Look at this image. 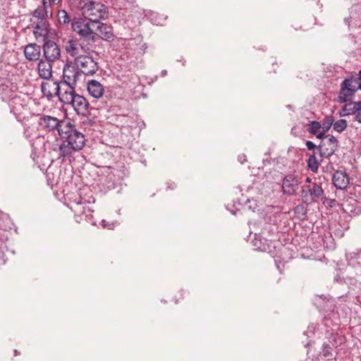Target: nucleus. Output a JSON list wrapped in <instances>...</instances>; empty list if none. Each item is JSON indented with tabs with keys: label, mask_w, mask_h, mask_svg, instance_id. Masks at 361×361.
Instances as JSON below:
<instances>
[{
	"label": "nucleus",
	"mask_w": 361,
	"mask_h": 361,
	"mask_svg": "<svg viewBox=\"0 0 361 361\" xmlns=\"http://www.w3.org/2000/svg\"><path fill=\"white\" fill-rule=\"evenodd\" d=\"M76 4L73 6L80 9L85 18L91 22L94 27V23H98L102 19L108 16L107 7L100 1L95 0H75Z\"/></svg>",
	"instance_id": "obj_1"
},
{
	"label": "nucleus",
	"mask_w": 361,
	"mask_h": 361,
	"mask_svg": "<svg viewBox=\"0 0 361 361\" xmlns=\"http://www.w3.org/2000/svg\"><path fill=\"white\" fill-rule=\"evenodd\" d=\"M67 94H63L62 97V103L66 105H70L75 111L78 115L83 116H87L89 114L90 104L87 99L77 94L75 89H70L66 92Z\"/></svg>",
	"instance_id": "obj_2"
},
{
	"label": "nucleus",
	"mask_w": 361,
	"mask_h": 361,
	"mask_svg": "<svg viewBox=\"0 0 361 361\" xmlns=\"http://www.w3.org/2000/svg\"><path fill=\"white\" fill-rule=\"evenodd\" d=\"M59 136L61 140L69 142V145L75 146L76 149H81L85 146V135L69 121H67L66 126H63Z\"/></svg>",
	"instance_id": "obj_3"
},
{
	"label": "nucleus",
	"mask_w": 361,
	"mask_h": 361,
	"mask_svg": "<svg viewBox=\"0 0 361 361\" xmlns=\"http://www.w3.org/2000/svg\"><path fill=\"white\" fill-rule=\"evenodd\" d=\"M67 88L69 89L65 84L61 82L47 80L41 84V90L44 97H46L49 100H51L54 97H58L59 101L62 103V97L63 94H67Z\"/></svg>",
	"instance_id": "obj_4"
},
{
	"label": "nucleus",
	"mask_w": 361,
	"mask_h": 361,
	"mask_svg": "<svg viewBox=\"0 0 361 361\" xmlns=\"http://www.w3.org/2000/svg\"><path fill=\"white\" fill-rule=\"evenodd\" d=\"M324 195L321 183H312L310 185H303L301 190L300 197L302 203L307 206L318 200L322 199Z\"/></svg>",
	"instance_id": "obj_5"
},
{
	"label": "nucleus",
	"mask_w": 361,
	"mask_h": 361,
	"mask_svg": "<svg viewBox=\"0 0 361 361\" xmlns=\"http://www.w3.org/2000/svg\"><path fill=\"white\" fill-rule=\"evenodd\" d=\"M82 74L77 67V65L71 61H68L65 63L63 68V80L61 81L62 84H65L69 89H75V86L78 80H80Z\"/></svg>",
	"instance_id": "obj_6"
},
{
	"label": "nucleus",
	"mask_w": 361,
	"mask_h": 361,
	"mask_svg": "<svg viewBox=\"0 0 361 361\" xmlns=\"http://www.w3.org/2000/svg\"><path fill=\"white\" fill-rule=\"evenodd\" d=\"M12 90L8 87L2 85L0 87V97L2 101H8L11 112L16 116L19 120L21 119V110L23 106L20 103V99L18 97H13Z\"/></svg>",
	"instance_id": "obj_7"
},
{
	"label": "nucleus",
	"mask_w": 361,
	"mask_h": 361,
	"mask_svg": "<svg viewBox=\"0 0 361 361\" xmlns=\"http://www.w3.org/2000/svg\"><path fill=\"white\" fill-rule=\"evenodd\" d=\"M74 62L81 74L85 75H93L99 69L98 63L89 54L76 56Z\"/></svg>",
	"instance_id": "obj_8"
},
{
	"label": "nucleus",
	"mask_w": 361,
	"mask_h": 361,
	"mask_svg": "<svg viewBox=\"0 0 361 361\" xmlns=\"http://www.w3.org/2000/svg\"><path fill=\"white\" fill-rule=\"evenodd\" d=\"M38 125L42 130L47 132H57L59 135L61 132L63 126H65L67 121L59 120L56 117L49 115H39Z\"/></svg>",
	"instance_id": "obj_9"
},
{
	"label": "nucleus",
	"mask_w": 361,
	"mask_h": 361,
	"mask_svg": "<svg viewBox=\"0 0 361 361\" xmlns=\"http://www.w3.org/2000/svg\"><path fill=\"white\" fill-rule=\"evenodd\" d=\"M79 45L82 50L85 52H95L98 51L101 39L99 35L92 30L85 35L80 37L78 39Z\"/></svg>",
	"instance_id": "obj_10"
},
{
	"label": "nucleus",
	"mask_w": 361,
	"mask_h": 361,
	"mask_svg": "<svg viewBox=\"0 0 361 361\" xmlns=\"http://www.w3.org/2000/svg\"><path fill=\"white\" fill-rule=\"evenodd\" d=\"M338 147V140L331 135H327L326 139H322L317 147L321 161L323 158L331 157Z\"/></svg>",
	"instance_id": "obj_11"
},
{
	"label": "nucleus",
	"mask_w": 361,
	"mask_h": 361,
	"mask_svg": "<svg viewBox=\"0 0 361 361\" xmlns=\"http://www.w3.org/2000/svg\"><path fill=\"white\" fill-rule=\"evenodd\" d=\"M354 82L355 80L353 78H346L343 81L338 97V102H348L351 99L357 90L361 89V81L357 82V88L353 85Z\"/></svg>",
	"instance_id": "obj_12"
},
{
	"label": "nucleus",
	"mask_w": 361,
	"mask_h": 361,
	"mask_svg": "<svg viewBox=\"0 0 361 361\" xmlns=\"http://www.w3.org/2000/svg\"><path fill=\"white\" fill-rule=\"evenodd\" d=\"M42 46L43 55L49 62H54L61 57V49L59 45L53 40L45 39Z\"/></svg>",
	"instance_id": "obj_13"
},
{
	"label": "nucleus",
	"mask_w": 361,
	"mask_h": 361,
	"mask_svg": "<svg viewBox=\"0 0 361 361\" xmlns=\"http://www.w3.org/2000/svg\"><path fill=\"white\" fill-rule=\"evenodd\" d=\"M300 183L298 176L293 173L287 174L282 182L283 192L288 195H295Z\"/></svg>",
	"instance_id": "obj_14"
},
{
	"label": "nucleus",
	"mask_w": 361,
	"mask_h": 361,
	"mask_svg": "<svg viewBox=\"0 0 361 361\" xmlns=\"http://www.w3.org/2000/svg\"><path fill=\"white\" fill-rule=\"evenodd\" d=\"M355 113V120L361 123V101L346 102L340 110L339 114L341 116H346Z\"/></svg>",
	"instance_id": "obj_15"
},
{
	"label": "nucleus",
	"mask_w": 361,
	"mask_h": 361,
	"mask_svg": "<svg viewBox=\"0 0 361 361\" xmlns=\"http://www.w3.org/2000/svg\"><path fill=\"white\" fill-rule=\"evenodd\" d=\"M71 27L73 30L77 32L80 37L94 30V28L90 21H87V20L80 18H75L71 23Z\"/></svg>",
	"instance_id": "obj_16"
},
{
	"label": "nucleus",
	"mask_w": 361,
	"mask_h": 361,
	"mask_svg": "<svg viewBox=\"0 0 361 361\" xmlns=\"http://www.w3.org/2000/svg\"><path fill=\"white\" fill-rule=\"evenodd\" d=\"M95 202V199L94 197L90 196L87 199L80 195L78 200H75V204L73 206V209L75 213H79L80 214L85 215L86 217L88 216L87 213H92L94 212L90 207L87 206V204L94 203Z\"/></svg>",
	"instance_id": "obj_17"
},
{
	"label": "nucleus",
	"mask_w": 361,
	"mask_h": 361,
	"mask_svg": "<svg viewBox=\"0 0 361 361\" xmlns=\"http://www.w3.org/2000/svg\"><path fill=\"white\" fill-rule=\"evenodd\" d=\"M42 48L36 43H30L25 46L24 55L29 61H37L41 56Z\"/></svg>",
	"instance_id": "obj_18"
},
{
	"label": "nucleus",
	"mask_w": 361,
	"mask_h": 361,
	"mask_svg": "<svg viewBox=\"0 0 361 361\" xmlns=\"http://www.w3.org/2000/svg\"><path fill=\"white\" fill-rule=\"evenodd\" d=\"M332 183L338 190H344L349 184L348 174L343 171H336L332 176Z\"/></svg>",
	"instance_id": "obj_19"
},
{
	"label": "nucleus",
	"mask_w": 361,
	"mask_h": 361,
	"mask_svg": "<svg viewBox=\"0 0 361 361\" xmlns=\"http://www.w3.org/2000/svg\"><path fill=\"white\" fill-rule=\"evenodd\" d=\"M36 23L34 27V35L37 39H42V41L47 39L49 35V24L47 20H39L34 22Z\"/></svg>",
	"instance_id": "obj_20"
},
{
	"label": "nucleus",
	"mask_w": 361,
	"mask_h": 361,
	"mask_svg": "<svg viewBox=\"0 0 361 361\" xmlns=\"http://www.w3.org/2000/svg\"><path fill=\"white\" fill-rule=\"evenodd\" d=\"M52 62L40 59L37 65L39 76L45 80H49L52 76Z\"/></svg>",
	"instance_id": "obj_21"
},
{
	"label": "nucleus",
	"mask_w": 361,
	"mask_h": 361,
	"mask_svg": "<svg viewBox=\"0 0 361 361\" xmlns=\"http://www.w3.org/2000/svg\"><path fill=\"white\" fill-rule=\"evenodd\" d=\"M99 34V39H102L106 41H109L113 39L114 35L112 32V28L105 23L99 21L98 23H94V28Z\"/></svg>",
	"instance_id": "obj_22"
},
{
	"label": "nucleus",
	"mask_w": 361,
	"mask_h": 361,
	"mask_svg": "<svg viewBox=\"0 0 361 361\" xmlns=\"http://www.w3.org/2000/svg\"><path fill=\"white\" fill-rule=\"evenodd\" d=\"M87 91L92 97L101 98L104 92L103 85L96 80H91L87 82Z\"/></svg>",
	"instance_id": "obj_23"
},
{
	"label": "nucleus",
	"mask_w": 361,
	"mask_h": 361,
	"mask_svg": "<svg viewBox=\"0 0 361 361\" xmlns=\"http://www.w3.org/2000/svg\"><path fill=\"white\" fill-rule=\"evenodd\" d=\"M80 149H76L75 146L69 145V142L62 140V142L59 147V158H61L62 160H64L68 156H71L74 152Z\"/></svg>",
	"instance_id": "obj_24"
},
{
	"label": "nucleus",
	"mask_w": 361,
	"mask_h": 361,
	"mask_svg": "<svg viewBox=\"0 0 361 361\" xmlns=\"http://www.w3.org/2000/svg\"><path fill=\"white\" fill-rule=\"evenodd\" d=\"M50 6V0H48V4H44L42 3V6H38L32 13V16L37 18V21L47 20L48 16L47 8Z\"/></svg>",
	"instance_id": "obj_25"
},
{
	"label": "nucleus",
	"mask_w": 361,
	"mask_h": 361,
	"mask_svg": "<svg viewBox=\"0 0 361 361\" xmlns=\"http://www.w3.org/2000/svg\"><path fill=\"white\" fill-rule=\"evenodd\" d=\"M345 337L338 333L332 334L329 338L328 343L333 348H338L345 343Z\"/></svg>",
	"instance_id": "obj_26"
},
{
	"label": "nucleus",
	"mask_w": 361,
	"mask_h": 361,
	"mask_svg": "<svg viewBox=\"0 0 361 361\" xmlns=\"http://www.w3.org/2000/svg\"><path fill=\"white\" fill-rule=\"evenodd\" d=\"M348 264L353 268H359L360 264V256L357 252H350L347 255Z\"/></svg>",
	"instance_id": "obj_27"
},
{
	"label": "nucleus",
	"mask_w": 361,
	"mask_h": 361,
	"mask_svg": "<svg viewBox=\"0 0 361 361\" xmlns=\"http://www.w3.org/2000/svg\"><path fill=\"white\" fill-rule=\"evenodd\" d=\"M58 21L61 25L68 27L71 23V17L65 10H60L58 12Z\"/></svg>",
	"instance_id": "obj_28"
},
{
	"label": "nucleus",
	"mask_w": 361,
	"mask_h": 361,
	"mask_svg": "<svg viewBox=\"0 0 361 361\" xmlns=\"http://www.w3.org/2000/svg\"><path fill=\"white\" fill-rule=\"evenodd\" d=\"M66 51L70 54L71 56H75L79 54L78 48L77 47L76 42L73 40H68L66 45Z\"/></svg>",
	"instance_id": "obj_29"
},
{
	"label": "nucleus",
	"mask_w": 361,
	"mask_h": 361,
	"mask_svg": "<svg viewBox=\"0 0 361 361\" xmlns=\"http://www.w3.org/2000/svg\"><path fill=\"white\" fill-rule=\"evenodd\" d=\"M332 350L333 347L331 346V344L329 343H324L322 353L324 357L328 358L327 361H336L335 357H334Z\"/></svg>",
	"instance_id": "obj_30"
},
{
	"label": "nucleus",
	"mask_w": 361,
	"mask_h": 361,
	"mask_svg": "<svg viewBox=\"0 0 361 361\" xmlns=\"http://www.w3.org/2000/svg\"><path fill=\"white\" fill-rule=\"evenodd\" d=\"M322 128V124L317 121H310L307 124V130L312 135H317L319 130Z\"/></svg>",
	"instance_id": "obj_31"
},
{
	"label": "nucleus",
	"mask_w": 361,
	"mask_h": 361,
	"mask_svg": "<svg viewBox=\"0 0 361 361\" xmlns=\"http://www.w3.org/2000/svg\"><path fill=\"white\" fill-rule=\"evenodd\" d=\"M259 245H257V242L254 243V246L255 247V250H259L262 252H271L270 250V245L268 243V240L266 239H264L263 240L261 239H259Z\"/></svg>",
	"instance_id": "obj_32"
},
{
	"label": "nucleus",
	"mask_w": 361,
	"mask_h": 361,
	"mask_svg": "<svg viewBox=\"0 0 361 361\" xmlns=\"http://www.w3.org/2000/svg\"><path fill=\"white\" fill-rule=\"evenodd\" d=\"M307 166L312 172H317L319 168V162L316 158L315 154H311L307 160Z\"/></svg>",
	"instance_id": "obj_33"
},
{
	"label": "nucleus",
	"mask_w": 361,
	"mask_h": 361,
	"mask_svg": "<svg viewBox=\"0 0 361 361\" xmlns=\"http://www.w3.org/2000/svg\"><path fill=\"white\" fill-rule=\"evenodd\" d=\"M334 119L333 116H326L321 122L322 130H324V132L328 131L334 124Z\"/></svg>",
	"instance_id": "obj_34"
},
{
	"label": "nucleus",
	"mask_w": 361,
	"mask_h": 361,
	"mask_svg": "<svg viewBox=\"0 0 361 361\" xmlns=\"http://www.w3.org/2000/svg\"><path fill=\"white\" fill-rule=\"evenodd\" d=\"M347 127V121L345 119H340L336 122H334L333 128L334 129L338 132H343Z\"/></svg>",
	"instance_id": "obj_35"
},
{
	"label": "nucleus",
	"mask_w": 361,
	"mask_h": 361,
	"mask_svg": "<svg viewBox=\"0 0 361 361\" xmlns=\"http://www.w3.org/2000/svg\"><path fill=\"white\" fill-rule=\"evenodd\" d=\"M294 212L298 216H304L307 214V209L303 205H298L294 208Z\"/></svg>",
	"instance_id": "obj_36"
},
{
	"label": "nucleus",
	"mask_w": 361,
	"mask_h": 361,
	"mask_svg": "<svg viewBox=\"0 0 361 361\" xmlns=\"http://www.w3.org/2000/svg\"><path fill=\"white\" fill-rule=\"evenodd\" d=\"M326 207L333 208L337 204V201L334 199H326L324 202Z\"/></svg>",
	"instance_id": "obj_37"
},
{
	"label": "nucleus",
	"mask_w": 361,
	"mask_h": 361,
	"mask_svg": "<svg viewBox=\"0 0 361 361\" xmlns=\"http://www.w3.org/2000/svg\"><path fill=\"white\" fill-rule=\"evenodd\" d=\"M305 145H306L307 148L309 150H313L317 147L316 145L314 142H312V141H309V140L307 141Z\"/></svg>",
	"instance_id": "obj_38"
},
{
	"label": "nucleus",
	"mask_w": 361,
	"mask_h": 361,
	"mask_svg": "<svg viewBox=\"0 0 361 361\" xmlns=\"http://www.w3.org/2000/svg\"><path fill=\"white\" fill-rule=\"evenodd\" d=\"M326 132L324 131V130H322V132L320 133H317L316 135V137L319 139H320L321 140H322V139H326V137L327 135L325 134Z\"/></svg>",
	"instance_id": "obj_39"
},
{
	"label": "nucleus",
	"mask_w": 361,
	"mask_h": 361,
	"mask_svg": "<svg viewBox=\"0 0 361 361\" xmlns=\"http://www.w3.org/2000/svg\"><path fill=\"white\" fill-rule=\"evenodd\" d=\"M238 160L241 164H243L246 161V157L245 154L238 156Z\"/></svg>",
	"instance_id": "obj_40"
},
{
	"label": "nucleus",
	"mask_w": 361,
	"mask_h": 361,
	"mask_svg": "<svg viewBox=\"0 0 361 361\" xmlns=\"http://www.w3.org/2000/svg\"><path fill=\"white\" fill-rule=\"evenodd\" d=\"M305 183H310L312 185V179L310 178V177H307L306 179H305Z\"/></svg>",
	"instance_id": "obj_41"
},
{
	"label": "nucleus",
	"mask_w": 361,
	"mask_h": 361,
	"mask_svg": "<svg viewBox=\"0 0 361 361\" xmlns=\"http://www.w3.org/2000/svg\"><path fill=\"white\" fill-rule=\"evenodd\" d=\"M122 118H123V119H124V120H126V123L127 125H128V121L130 119V118H129L128 116H123L122 117Z\"/></svg>",
	"instance_id": "obj_42"
},
{
	"label": "nucleus",
	"mask_w": 361,
	"mask_h": 361,
	"mask_svg": "<svg viewBox=\"0 0 361 361\" xmlns=\"http://www.w3.org/2000/svg\"><path fill=\"white\" fill-rule=\"evenodd\" d=\"M175 187H176V185H175V184H174V183H171V184H170V185L168 186V188H169L172 189V190H173V189H174V188H175Z\"/></svg>",
	"instance_id": "obj_43"
},
{
	"label": "nucleus",
	"mask_w": 361,
	"mask_h": 361,
	"mask_svg": "<svg viewBox=\"0 0 361 361\" xmlns=\"http://www.w3.org/2000/svg\"><path fill=\"white\" fill-rule=\"evenodd\" d=\"M76 2L75 0H71V4L73 6H74L76 4Z\"/></svg>",
	"instance_id": "obj_44"
},
{
	"label": "nucleus",
	"mask_w": 361,
	"mask_h": 361,
	"mask_svg": "<svg viewBox=\"0 0 361 361\" xmlns=\"http://www.w3.org/2000/svg\"><path fill=\"white\" fill-rule=\"evenodd\" d=\"M357 75H358V79L359 80H361V70H360L357 73Z\"/></svg>",
	"instance_id": "obj_45"
},
{
	"label": "nucleus",
	"mask_w": 361,
	"mask_h": 361,
	"mask_svg": "<svg viewBox=\"0 0 361 361\" xmlns=\"http://www.w3.org/2000/svg\"><path fill=\"white\" fill-rule=\"evenodd\" d=\"M51 1H52V2H53L54 4H59V3L60 2V1H61V0H51Z\"/></svg>",
	"instance_id": "obj_46"
},
{
	"label": "nucleus",
	"mask_w": 361,
	"mask_h": 361,
	"mask_svg": "<svg viewBox=\"0 0 361 361\" xmlns=\"http://www.w3.org/2000/svg\"><path fill=\"white\" fill-rule=\"evenodd\" d=\"M14 355H15V356H17L19 355V353L18 352L17 350H14Z\"/></svg>",
	"instance_id": "obj_47"
},
{
	"label": "nucleus",
	"mask_w": 361,
	"mask_h": 361,
	"mask_svg": "<svg viewBox=\"0 0 361 361\" xmlns=\"http://www.w3.org/2000/svg\"><path fill=\"white\" fill-rule=\"evenodd\" d=\"M252 242H253V243L255 242H257V245H259V240L258 239L255 238Z\"/></svg>",
	"instance_id": "obj_48"
},
{
	"label": "nucleus",
	"mask_w": 361,
	"mask_h": 361,
	"mask_svg": "<svg viewBox=\"0 0 361 361\" xmlns=\"http://www.w3.org/2000/svg\"><path fill=\"white\" fill-rule=\"evenodd\" d=\"M335 280L337 281L338 282L341 281V279H340V277L335 278Z\"/></svg>",
	"instance_id": "obj_49"
},
{
	"label": "nucleus",
	"mask_w": 361,
	"mask_h": 361,
	"mask_svg": "<svg viewBox=\"0 0 361 361\" xmlns=\"http://www.w3.org/2000/svg\"><path fill=\"white\" fill-rule=\"evenodd\" d=\"M24 134H25V137H29V135H27V130H25Z\"/></svg>",
	"instance_id": "obj_50"
},
{
	"label": "nucleus",
	"mask_w": 361,
	"mask_h": 361,
	"mask_svg": "<svg viewBox=\"0 0 361 361\" xmlns=\"http://www.w3.org/2000/svg\"><path fill=\"white\" fill-rule=\"evenodd\" d=\"M42 3H44V4H48V0H42Z\"/></svg>",
	"instance_id": "obj_51"
},
{
	"label": "nucleus",
	"mask_w": 361,
	"mask_h": 361,
	"mask_svg": "<svg viewBox=\"0 0 361 361\" xmlns=\"http://www.w3.org/2000/svg\"><path fill=\"white\" fill-rule=\"evenodd\" d=\"M166 74V71H162V75H165Z\"/></svg>",
	"instance_id": "obj_52"
},
{
	"label": "nucleus",
	"mask_w": 361,
	"mask_h": 361,
	"mask_svg": "<svg viewBox=\"0 0 361 361\" xmlns=\"http://www.w3.org/2000/svg\"><path fill=\"white\" fill-rule=\"evenodd\" d=\"M104 224H105V221H104V220H103V221H102V226H103L104 227H105V226H106V225H105Z\"/></svg>",
	"instance_id": "obj_53"
}]
</instances>
